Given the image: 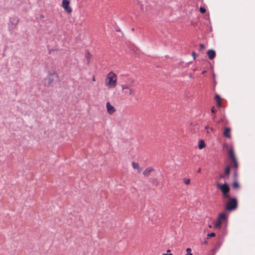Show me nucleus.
Returning <instances> with one entry per match:
<instances>
[{"label": "nucleus", "instance_id": "1", "mask_svg": "<svg viewBox=\"0 0 255 255\" xmlns=\"http://www.w3.org/2000/svg\"><path fill=\"white\" fill-rule=\"evenodd\" d=\"M229 154L230 158L232 160V163L230 165L228 166L225 168L224 174L227 175H228L230 174L231 168H233L236 170L238 167V163L235 157L234 150L233 148L231 147L229 149Z\"/></svg>", "mask_w": 255, "mask_h": 255}, {"label": "nucleus", "instance_id": "2", "mask_svg": "<svg viewBox=\"0 0 255 255\" xmlns=\"http://www.w3.org/2000/svg\"><path fill=\"white\" fill-rule=\"evenodd\" d=\"M117 84V77L113 72H109L105 79V85L109 89L114 88Z\"/></svg>", "mask_w": 255, "mask_h": 255}, {"label": "nucleus", "instance_id": "3", "mask_svg": "<svg viewBox=\"0 0 255 255\" xmlns=\"http://www.w3.org/2000/svg\"><path fill=\"white\" fill-rule=\"evenodd\" d=\"M217 187L221 190L222 193V197L224 199L229 198L230 195L228 193L230 189L229 185L226 183L223 184L217 183Z\"/></svg>", "mask_w": 255, "mask_h": 255}, {"label": "nucleus", "instance_id": "4", "mask_svg": "<svg viewBox=\"0 0 255 255\" xmlns=\"http://www.w3.org/2000/svg\"><path fill=\"white\" fill-rule=\"evenodd\" d=\"M229 200L226 204V209L228 211H233L235 210L238 206V201L236 198H231L229 196V198H227Z\"/></svg>", "mask_w": 255, "mask_h": 255}, {"label": "nucleus", "instance_id": "5", "mask_svg": "<svg viewBox=\"0 0 255 255\" xmlns=\"http://www.w3.org/2000/svg\"><path fill=\"white\" fill-rule=\"evenodd\" d=\"M122 90L125 95L134 96L135 93V90L127 84H124L122 86Z\"/></svg>", "mask_w": 255, "mask_h": 255}, {"label": "nucleus", "instance_id": "6", "mask_svg": "<svg viewBox=\"0 0 255 255\" xmlns=\"http://www.w3.org/2000/svg\"><path fill=\"white\" fill-rule=\"evenodd\" d=\"M70 1L69 0H62V6L63 8L69 13L72 11V8L69 6Z\"/></svg>", "mask_w": 255, "mask_h": 255}, {"label": "nucleus", "instance_id": "7", "mask_svg": "<svg viewBox=\"0 0 255 255\" xmlns=\"http://www.w3.org/2000/svg\"><path fill=\"white\" fill-rule=\"evenodd\" d=\"M56 78L57 75L55 72L49 73L47 77L48 84L51 85Z\"/></svg>", "mask_w": 255, "mask_h": 255}, {"label": "nucleus", "instance_id": "8", "mask_svg": "<svg viewBox=\"0 0 255 255\" xmlns=\"http://www.w3.org/2000/svg\"><path fill=\"white\" fill-rule=\"evenodd\" d=\"M106 108L108 113L110 115L113 114L116 111L115 108L111 105L110 102L106 103Z\"/></svg>", "mask_w": 255, "mask_h": 255}, {"label": "nucleus", "instance_id": "9", "mask_svg": "<svg viewBox=\"0 0 255 255\" xmlns=\"http://www.w3.org/2000/svg\"><path fill=\"white\" fill-rule=\"evenodd\" d=\"M227 217V215L225 213L220 214L218 218V221L216 223H221L222 222L226 221Z\"/></svg>", "mask_w": 255, "mask_h": 255}, {"label": "nucleus", "instance_id": "10", "mask_svg": "<svg viewBox=\"0 0 255 255\" xmlns=\"http://www.w3.org/2000/svg\"><path fill=\"white\" fill-rule=\"evenodd\" d=\"M207 55L210 60H212L216 56V52L214 50L211 49L207 51Z\"/></svg>", "mask_w": 255, "mask_h": 255}, {"label": "nucleus", "instance_id": "11", "mask_svg": "<svg viewBox=\"0 0 255 255\" xmlns=\"http://www.w3.org/2000/svg\"><path fill=\"white\" fill-rule=\"evenodd\" d=\"M154 169L151 167H148L146 168L143 172V174L145 176H148L150 175V173L152 171H154Z\"/></svg>", "mask_w": 255, "mask_h": 255}, {"label": "nucleus", "instance_id": "12", "mask_svg": "<svg viewBox=\"0 0 255 255\" xmlns=\"http://www.w3.org/2000/svg\"><path fill=\"white\" fill-rule=\"evenodd\" d=\"M231 128H226L224 129V135L226 137H228L229 138H230L231 137Z\"/></svg>", "mask_w": 255, "mask_h": 255}, {"label": "nucleus", "instance_id": "13", "mask_svg": "<svg viewBox=\"0 0 255 255\" xmlns=\"http://www.w3.org/2000/svg\"><path fill=\"white\" fill-rule=\"evenodd\" d=\"M132 167L133 169H138V172L139 173L141 171V169L139 167V164L138 163L132 162L131 163Z\"/></svg>", "mask_w": 255, "mask_h": 255}, {"label": "nucleus", "instance_id": "14", "mask_svg": "<svg viewBox=\"0 0 255 255\" xmlns=\"http://www.w3.org/2000/svg\"><path fill=\"white\" fill-rule=\"evenodd\" d=\"M85 57L87 59L88 63H89L90 59L92 58V55L90 53V52L88 51H86L85 53Z\"/></svg>", "mask_w": 255, "mask_h": 255}, {"label": "nucleus", "instance_id": "15", "mask_svg": "<svg viewBox=\"0 0 255 255\" xmlns=\"http://www.w3.org/2000/svg\"><path fill=\"white\" fill-rule=\"evenodd\" d=\"M206 146L204 141L202 139L200 140L198 144V148L200 149H203Z\"/></svg>", "mask_w": 255, "mask_h": 255}, {"label": "nucleus", "instance_id": "16", "mask_svg": "<svg viewBox=\"0 0 255 255\" xmlns=\"http://www.w3.org/2000/svg\"><path fill=\"white\" fill-rule=\"evenodd\" d=\"M232 186L234 189H236L239 188L240 185L237 181H235L233 183Z\"/></svg>", "mask_w": 255, "mask_h": 255}, {"label": "nucleus", "instance_id": "17", "mask_svg": "<svg viewBox=\"0 0 255 255\" xmlns=\"http://www.w3.org/2000/svg\"><path fill=\"white\" fill-rule=\"evenodd\" d=\"M205 129H206V132L207 133H209L213 131L214 128H210L209 126H206Z\"/></svg>", "mask_w": 255, "mask_h": 255}, {"label": "nucleus", "instance_id": "18", "mask_svg": "<svg viewBox=\"0 0 255 255\" xmlns=\"http://www.w3.org/2000/svg\"><path fill=\"white\" fill-rule=\"evenodd\" d=\"M183 182L186 184V185H188L190 184V179H188V178H184L183 179Z\"/></svg>", "mask_w": 255, "mask_h": 255}, {"label": "nucleus", "instance_id": "19", "mask_svg": "<svg viewBox=\"0 0 255 255\" xmlns=\"http://www.w3.org/2000/svg\"><path fill=\"white\" fill-rule=\"evenodd\" d=\"M205 48H206V47H205V45H204V44H200V49H199V51H203V50H205Z\"/></svg>", "mask_w": 255, "mask_h": 255}, {"label": "nucleus", "instance_id": "20", "mask_svg": "<svg viewBox=\"0 0 255 255\" xmlns=\"http://www.w3.org/2000/svg\"><path fill=\"white\" fill-rule=\"evenodd\" d=\"M199 10L201 13H204L206 12V9L203 7H200L199 8Z\"/></svg>", "mask_w": 255, "mask_h": 255}, {"label": "nucleus", "instance_id": "21", "mask_svg": "<svg viewBox=\"0 0 255 255\" xmlns=\"http://www.w3.org/2000/svg\"><path fill=\"white\" fill-rule=\"evenodd\" d=\"M215 235H216L215 233H211L210 234H208L207 235V236H208L207 239H208V238L215 237Z\"/></svg>", "mask_w": 255, "mask_h": 255}, {"label": "nucleus", "instance_id": "22", "mask_svg": "<svg viewBox=\"0 0 255 255\" xmlns=\"http://www.w3.org/2000/svg\"><path fill=\"white\" fill-rule=\"evenodd\" d=\"M214 228L219 229L221 227V224H214Z\"/></svg>", "mask_w": 255, "mask_h": 255}, {"label": "nucleus", "instance_id": "23", "mask_svg": "<svg viewBox=\"0 0 255 255\" xmlns=\"http://www.w3.org/2000/svg\"><path fill=\"white\" fill-rule=\"evenodd\" d=\"M215 100L217 101V102L218 101H220L221 99H220V97L219 95H216L215 96Z\"/></svg>", "mask_w": 255, "mask_h": 255}, {"label": "nucleus", "instance_id": "24", "mask_svg": "<svg viewBox=\"0 0 255 255\" xmlns=\"http://www.w3.org/2000/svg\"><path fill=\"white\" fill-rule=\"evenodd\" d=\"M192 56H193V58H194V59H196V54H195V52H193L192 53Z\"/></svg>", "mask_w": 255, "mask_h": 255}, {"label": "nucleus", "instance_id": "25", "mask_svg": "<svg viewBox=\"0 0 255 255\" xmlns=\"http://www.w3.org/2000/svg\"><path fill=\"white\" fill-rule=\"evenodd\" d=\"M211 112L212 113H215L216 112V109H215V108L214 107H212V108L211 109Z\"/></svg>", "mask_w": 255, "mask_h": 255}, {"label": "nucleus", "instance_id": "26", "mask_svg": "<svg viewBox=\"0 0 255 255\" xmlns=\"http://www.w3.org/2000/svg\"><path fill=\"white\" fill-rule=\"evenodd\" d=\"M217 106L220 107L221 105V101H217Z\"/></svg>", "mask_w": 255, "mask_h": 255}, {"label": "nucleus", "instance_id": "27", "mask_svg": "<svg viewBox=\"0 0 255 255\" xmlns=\"http://www.w3.org/2000/svg\"><path fill=\"white\" fill-rule=\"evenodd\" d=\"M186 252H187V253H191V250L190 248H187L186 249Z\"/></svg>", "mask_w": 255, "mask_h": 255}, {"label": "nucleus", "instance_id": "28", "mask_svg": "<svg viewBox=\"0 0 255 255\" xmlns=\"http://www.w3.org/2000/svg\"><path fill=\"white\" fill-rule=\"evenodd\" d=\"M224 175L223 174H221V175H220L219 177L220 178H222L224 177Z\"/></svg>", "mask_w": 255, "mask_h": 255}, {"label": "nucleus", "instance_id": "29", "mask_svg": "<svg viewBox=\"0 0 255 255\" xmlns=\"http://www.w3.org/2000/svg\"><path fill=\"white\" fill-rule=\"evenodd\" d=\"M186 255H193L191 253H187Z\"/></svg>", "mask_w": 255, "mask_h": 255}, {"label": "nucleus", "instance_id": "30", "mask_svg": "<svg viewBox=\"0 0 255 255\" xmlns=\"http://www.w3.org/2000/svg\"><path fill=\"white\" fill-rule=\"evenodd\" d=\"M162 255H173L172 254H163Z\"/></svg>", "mask_w": 255, "mask_h": 255}, {"label": "nucleus", "instance_id": "31", "mask_svg": "<svg viewBox=\"0 0 255 255\" xmlns=\"http://www.w3.org/2000/svg\"><path fill=\"white\" fill-rule=\"evenodd\" d=\"M215 118H216L215 115H213V117H212V119L214 120L215 119Z\"/></svg>", "mask_w": 255, "mask_h": 255}, {"label": "nucleus", "instance_id": "32", "mask_svg": "<svg viewBox=\"0 0 255 255\" xmlns=\"http://www.w3.org/2000/svg\"><path fill=\"white\" fill-rule=\"evenodd\" d=\"M92 80H93V81H95L96 80H95V78L94 76L93 77Z\"/></svg>", "mask_w": 255, "mask_h": 255}, {"label": "nucleus", "instance_id": "33", "mask_svg": "<svg viewBox=\"0 0 255 255\" xmlns=\"http://www.w3.org/2000/svg\"><path fill=\"white\" fill-rule=\"evenodd\" d=\"M18 22V20L17 19L16 20V23H15V25H16Z\"/></svg>", "mask_w": 255, "mask_h": 255}, {"label": "nucleus", "instance_id": "34", "mask_svg": "<svg viewBox=\"0 0 255 255\" xmlns=\"http://www.w3.org/2000/svg\"><path fill=\"white\" fill-rule=\"evenodd\" d=\"M209 228H212V226H211V224H209Z\"/></svg>", "mask_w": 255, "mask_h": 255}, {"label": "nucleus", "instance_id": "35", "mask_svg": "<svg viewBox=\"0 0 255 255\" xmlns=\"http://www.w3.org/2000/svg\"><path fill=\"white\" fill-rule=\"evenodd\" d=\"M205 72H206V71H203L202 74H204Z\"/></svg>", "mask_w": 255, "mask_h": 255}, {"label": "nucleus", "instance_id": "36", "mask_svg": "<svg viewBox=\"0 0 255 255\" xmlns=\"http://www.w3.org/2000/svg\"><path fill=\"white\" fill-rule=\"evenodd\" d=\"M200 171H201V169H199V170H198V172H200Z\"/></svg>", "mask_w": 255, "mask_h": 255}, {"label": "nucleus", "instance_id": "37", "mask_svg": "<svg viewBox=\"0 0 255 255\" xmlns=\"http://www.w3.org/2000/svg\"><path fill=\"white\" fill-rule=\"evenodd\" d=\"M204 244H207V241H205V242H204Z\"/></svg>", "mask_w": 255, "mask_h": 255}]
</instances>
